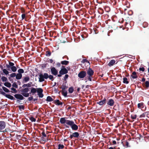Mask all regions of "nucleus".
Here are the masks:
<instances>
[{"label":"nucleus","instance_id":"f257e3e1","mask_svg":"<svg viewBox=\"0 0 149 149\" xmlns=\"http://www.w3.org/2000/svg\"><path fill=\"white\" fill-rule=\"evenodd\" d=\"M14 63L10 62H9V64H6L7 70H10V69H11L13 72H15L16 71L17 68L16 66H14Z\"/></svg>","mask_w":149,"mask_h":149},{"label":"nucleus","instance_id":"f03ea898","mask_svg":"<svg viewBox=\"0 0 149 149\" xmlns=\"http://www.w3.org/2000/svg\"><path fill=\"white\" fill-rule=\"evenodd\" d=\"M66 118H61L60 119V122L62 124H64V125L66 128H68L69 126H68L70 120H67L65 119Z\"/></svg>","mask_w":149,"mask_h":149},{"label":"nucleus","instance_id":"7ed1b4c3","mask_svg":"<svg viewBox=\"0 0 149 149\" xmlns=\"http://www.w3.org/2000/svg\"><path fill=\"white\" fill-rule=\"evenodd\" d=\"M39 82H42L45 81L44 79H47L48 78V74L44 73L43 74L41 73L39 74Z\"/></svg>","mask_w":149,"mask_h":149},{"label":"nucleus","instance_id":"20e7f679","mask_svg":"<svg viewBox=\"0 0 149 149\" xmlns=\"http://www.w3.org/2000/svg\"><path fill=\"white\" fill-rule=\"evenodd\" d=\"M68 125L70 126L72 130H73L76 131L78 129V126L75 124L74 122L72 120H70Z\"/></svg>","mask_w":149,"mask_h":149},{"label":"nucleus","instance_id":"39448f33","mask_svg":"<svg viewBox=\"0 0 149 149\" xmlns=\"http://www.w3.org/2000/svg\"><path fill=\"white\" fill-rule=\"evenodd\" d=\"M29 91L28 88L22 89L21 90V94L24 97H27L29 96V93H27Z\"/></svg>","mask_w":149,"mask_h":149},{"label":"nucleus","instance_id":"423d86ee","mask_svg":"<svg viewBox=\"0 0 149 149\" xmlns=\"http://www.w3.org/2000/svg\"><path fill=\"white\" fill-rule=\"evenodd\" d=\"M137 107L139 109H141L143 111H145L146 110V107L144 105L143 102L139 103L137 104Z\"/></svg>","mask_w":149,"mask_h":149},{"label":"nucleus","instance_id":"0eeeda50","mask_svg":"<svg viewBox=\"0 0 149 149\" xmlns=\"http://www.w3.org/2000/svg\"><path fill=\"white\" fill-rule=\"evenodd\" d=\"M86 75V71L82 70L78 74V76L79 77L80 79H83L85 77Z\"/></svg>","mask_w":149,"mask_h":149},{"label":"nucleus","instance_id":"6e6552de","mask_svg":"<svg viewBox=\"0 0 149 149\" xmlns=\"http://www.w3.org/2000/svg\"><path fill=\"white\" fill-rule=\"evenodd\" d=\"M37 92L38 93V95L39 97L42 98L43 97L44 95L42 93L43 90L41 88H37Z\"/></svg>","mask_w":149,"mask_h":149},{"label":"nucleus","instance_id":"1a4fd4ad","mask_svg":"<svg viewBox=\"0 0 149 149\" xmlns=\"http://www.w3.org/2000/svg\"><path fill=\"white\" fill-rule=\"evenodd\" d=\"M62 68H61L59 72L60 74L62 75L68 73V71L65 68L64 66H62Z\"/></svg>","mask_w":149,"mask_h":149},{"label":"nucleus","instance_id":"9d476101","mask_svg":"<svg viewBox=\"0 0 149 149\" xmlns=\"http://www.w3.org/2000/svg\"><path fill=\"white\" fill-rule=\"evenodd\" d=\"M6 126L5 122L3 121H0V131L1 132L2 130L4 129Z\"/></svg>","mask_w":149,"mask_h":149},{"label":"nucleus","instance_id":"9b49d317","mask_svg":"<svg viewBox=\"0 0 149 149\" xmlns=\"http://www.w3.org/2000/svg\"><path fill=\"white\" fill-rule=\"evenodd\" d=\"M88 76H92L94 74V72L92 68H89L88 70H87L86 72Z\"/></svg>","mask_w":149,"mask_h":149},{"label":"nucleus","instance_id":"f8f14e48","mask_svg":"<svg viewBox=\"0 0 149 149\" xmlns=\"http://www.w3.org/2000/svg\"><path fill=\"white\" fill-rule=\"evenodd\" d=\"M51 73L53 75H56L58 74V72L57 70L54 68L52 67L51 69Z\"/></svg>","mask_w":149,"mask_h":149},{"label":"nucleus","instance_id":"ddd939ff","mask_svg":"<svg viewBox=\"0 0 149 149\" xmlns=\"http://www.w3.org/2000/svg\"><path fill=\"white\" fill-rule=\"evenodd\" d=\"M14 96L16 99L21 100H24V98L22 95L20 94H16L14 95Z\"/></svg>","mask_w":149,"mask_h":149},{"label":"nucleus","instance_id":"4468645a","mask_svg":"<svg viewBox=\"0 0 149 149\" xmlns=\"http://www.w3.org/2000/svg\"><path fill=\"white\" fill-rule=\"evenodd\" d=\"M114 101L112 99H111L109 100L107 102V104L110 106H112L114 105Z\"/></svg>","mask_w":149,"mask_h":149},{"label":"nucleus","instance_id":"2eb2a0df","mask_svg":"<svg viewBox=\"0 0 149 149\" xmlns=\"http://www.w3.org/2000/svg\"><path fill=\"white\" fill-rule=\"evenodd\" d=\"M106 102V100L105 98H104L102 100L100 101L99 102H97V104H98L100 105H102L105 104Z\"/></svg>","mask_w":149,"mask_h":149},{"label":"nucleus","instance_id":"dca6fc26","mask_svg":"<svg viewBox=\"0 0 149 149\" xmlns=\"http://www.w3.org/2000/svg\"><path fill=\"white\" fill-rule=\"evenodd\" d=\"M54 103L56 105L58 106L62 105L63 104V103L58 99L55 100L54 101Z\"/></svg>","mask_w":149,"mask_h":149},{"label":"nucleus","instance_id":"f3484780","mask_svg":"<svg viewBox=\"0 0 149 149\" xmlns=\"http://www.w3.org/2000/svg\"><path fill=\"white\" fill-rule=\"evenodd\" d=\"M30 80V77L29 76H27L24 77V79H23V83H26L29 81Z\"/></svg>","mask_w":149,"mask_h":149},{"label":"nucleus","instance_id":"a211bd4d","mask_svg":"<svg viewBox=\"0 0 149 149\" xmlns=\"http://www.w3.org/2000/svg\"><path fill=\"white\" fill-rule=\"evenodd\" d=\"M61 92L62 95L65 97H67V91L65 90H62V91H60Z\"/></svg>","mask_w":149,"mask_h":149},{"label":"nucleus","instance_id":"6ab92c4d","mask_svg":"<svg viewBox=\"0 0 149 149\" xmlns=\"http://www.w3.org/2000/svg\"><path fill=\"white\" fill-rule=\"evenodd\" d=\"M131 77L133 79L136 78L138 77L136 74V73L135 72H134L132 73V75H131Z\"/></svg>","mask_w":149,"mask_h":149},{"label":"nucleus","instance_id":"aec40b11","mask_svg":"<svg viewBox=\"0 0 149 149\" xmlns=\"http://www.w3.org/2000/svg\"><path fill=\"white\" fill-rule=\"evenodd\" d=\"M6 97L11 100H14L15 99L12 95L9 94H7L6 95Z\"/></svg>","mask_w":149,"mask_h":149},{"label":"nucleus","instance_id":"412c9836","mask_svg":"<svg viewBox=\"0 0 149 149\" xmlns=\"http://www.w3.org/2000/svg\"><path fill=\"white\" fill-rule=\"evenodd\" d=\"M116 62L113 59L111 60L109 63L108 65L109 66H113Z\"/></svg>","mask_w":149,"mask_h":149},{"label":"nucleus","instance_id":"4be33fe9","mask_svg":"<svg viewBox=\"0 0 149 149\" xmlns=\"http://www.w3.org/2000/svg\"><path fill=\"white\" fill-rule=\"evenodd\" d=\"M37 88H32L31 90V92L29 93V94H30L31 93L32 94V95H33L34 94L36 93L37 92Z\"/></svg>","mask_w":149,"mask_h":149},{"label":"nucleus","instance_id":"5701e85b","mask_svg":"<svg viewBox=\"0 0 149 149\" xmlns=\"http://www.w3.org/2000/svg\"><path fill=\"white\" fill-rule=\"evenodd\" d=\"M22 77V74L17 73L16 74V79H17L19 80L21 79Z\"/></svg>","mask_w":149,"mask_h":149},{"label":"nucleus","instance_id":"b1692460","mask_svg":"<svg viewBox=\"0 0 149 149\" xmlns=\"http://www.w3.org/2000/svg\"><path fill=\"white\" fill-rule=\"evenodd\" d=\"M68 88V86L66 85H64V83L62 85V86L60 87V88H61L62 90H65L66 89H67Z\"/></svg>","mask_w":149,"mask_h":149},{"label":"nucleus","instance_id":"393cba45","mask_svg":"<svg viewBox=\"0 0 149 149\" xmlns=\"http://www.w3.org/2000/svg\"><path fill=\"white\" fill-rule=\"evenodd\" d=\"M69 61H62L61 62V63L63 65H67L69 63Z\"/></svg>","mask_w":149,"mask_h":149},{"label":"nucleus","instance_id":"a878e982","mask_svg":"<svg viewBox=\"0 0 149 149\" xmlns=\"http://www.w3.org/2000/svg\"><path fill=\"white\" fill-rule=\"evenodd\" d=\"M42 137L41 138L42 140L43 141H45V139L44 138V137H46V135L45 134V131L44 130H43L42 132Z\"/></svg>","mask_w":149,"mask_h":149},{"label":"nucleus","instance_id":"bb28decb","mask_svg":"<svg viewBox=\"0 0 149 149\" xmlns=\"http://www.w3.org/2000/svg\"><path fill=\"white\" fill-rule=\"evenodd\" d=\"M72 134L74 137L78 138L79 136V133L78 132H74Z\"/></svg>","mask_w":149,"mask_h":149},{"label":"nucleus","instance_id":"cd10ccee","mask_svg":"<svg viewBox=\"0 0 149 149\" xmlns=\"http://www.w3.org/2000/svg\"><path fill=\"white\" fill-rule=\"evenodd\" d=\"M46 100L48 102H52L53 100L51 97L48 96Z\"/></svg>","mask_w":149,"mask_h":149},{"label":"nucleus","instance_id":"c85d7f7f","mask_svg":"<svg viewBox=\"0 0 149 149\" xmlns=\"http://www.w3.org/2000/svg\"><path fill=\"white\" fill-rule=\"evenodd\" d=\"M4 85L6 87L10 88L11 87V84L8 82H6L4 83Z\"/></svg>","mask_w":149,"mask_h":149},{"label":"nucleus","instance_id":"c756f323","mask_svg":"<svg viewBox=\"0 0 149 149\" xmlns=\"http://www.w3.org/2000/svg\"><path fill=\"white\" fill-rule=\"evenodd\" d=\"M74 89L73 87L71 86L68 89V91L70 93H72L74 91Z\"/></svg>","mask_w":149,"mask_h":149},{"label":"nucleus","instance_id":"7c9ffc66","mask_svg":"<svg viewBox=\"0 0 149 149\" xmlns=\"http://www.w3.org/2000/svg\"><path fill=\"white\" fill-rule=\"evenodd\" d=\"M123 83L124 84H128L129 81H127V79L126 77H124L123 79Z\"/></svg>","mask_w":149,"mask_h":149},{"label":"nucleus","instance_id":"2f4dec72","mask_svg":"<svg viewBox=\"0 0 149 149\" xmlns=\"http://www.w3.org/2000/svg\"><path fill=\"white\" fill-rule=\"evenodd\" d=\"M1 79L3 82H6L8 81L7 78L5 76H2Z\"/></svg>","mask_w":149,"mask_h":149},{"label":"nucleus","instance_id":"473e14b6","mask_svg":"<svg viewBox=\"0 0 149 149\" xmlns=\"http://www.w3.org/2000/svg\"><path fill=\"white\" fill-rule=\"evenodd\" d=\"M56 33V32L55 31H51L49 32L50 36H52Z\"/></svg>","mask_w":149,"mask_h":149},{"label":"nucleus","instance_id":"72a5a7b5","mask_svg":"<svg viewBox=\"0 0 149 149\" xmlns=\"http://www.w3.org/2000/svg\"><path fill=\"white\" fill-rule=\"evenodd\" d=\"M146 88H148L149 87V82L148 81H146L144 84Z\"/></svg>","mask_w":149,"mask_h":149},{"label":"nucleus","instance_id":"f704fd0d","mask_svg":"<svg viewBox=\"0 0 149 149\" xmlns=\"http://www.w3.org/2000/svg\"><path fill=\"white\" fill-rule=\"evenodd\" d=\"M16 76V74L15 73H13L10 75V77H9L8 78L9 80L10 79V77H13Z\"/></svg>","mask_w":149,"mask_h":149},{"label":"nucleus","instance_id":"c9c22d12","mask_svg":"<svg viewBox=\"0 0 149 149\" xmlns=\"http://www.w3.org/2000/svg\"><path fill=\"white\" fill-rule=\"evenodd\" d=\"M18 73L22 74L24 73V70L22 69H19L18 70Z\"/></svg>","mask_w":149,"mask_h":149},{"label":"nucleus","instance_id":"e433bc0d","mask_svg":"<svg viewBox=\"0 0 149 149\" xmlns=\"http://www.w3.org/2000/svg\"><path fill=\"white\" fill-rule=\"evenodd\" d=\"M3 90L6 92H8V93H9L10 92V91L7 88H6V87H4V86H3L2 87Z\"/></svg>","mask_w":149,"mask_h":149},{"label":"nucleus","instance_id":"4c0bfd02","mask_svg":"<svg viewBox=\"0 0 149 149\" xmlns=\"http://www.w3.org/2000/svg\"><path fill=\"white\" fill-rule=\"evenodd\" d=\"M3 72L6 75H7L9 74L8 71L6 69H4L3 70Z\"/></svg>","mask_w":149,"mask_h":149},{"label":"nucleus","instance_id":"58836bf2","mask_svg":"<svg viewBox=\"0 0 149 149\" xmlns=\"http://www.w3.org/2000/svg\"><path fill=\"white\" fill-rule=\"evenodd\" d=\"M18 107L19 109L21 110L22 109L24 110V109L25 107L23 105H20L18 106Z\"/></svg>","mask_w":149,"mask_h":149},{"label":"nucleus","instance_id":"ea45409f","mask_svg":"<svg viewBox=\"0 0 149 149\" xmlns=\"http://www.w3.org/2000/svg\"><path fill=\"white\" fill-rule=\"evenodd\" d=\"M64 148V146L63 145L59 144L58 145V149H63Z\"/></svg>","mask_w":149,"mask_h":149},{"label":"nucleus","instance_id":"a19ab883","mask_svg":"<svg viewBox=\"0 0 149 149\" xmlns=\"http://www.w3.org/2000/svg\"><path fill=\"white\" fill-rule=\"evenodd\" d=\"M51 52L49 51H47L46 52V56H51Z\"/></svg>","mask_w":149,"mask_h":149},{"label":"nucleus","instance_id":"79ce46f5","mask_svg":"<svg viewBox=\"0 0 149 149\" xmlns=\"http://www.w3.org/2000/svg\"><path fill=\"white\" fill-rule=\"evenodd\" d=\"M48 78H49L50 80H51L52 81L53 80L54 77L53 75H49L48 74Z\"/></svg>","mask_w":149,"mask_h":149},{"label":"nucleus","instance_id":"37998d69","mask_svg":"<svg viewBox=\"0 0 149 149\" xmlns=\"http://www.w3.org/2000/svg\"><path fill=\"white\" fill-rule=\"evenodd\" d=\"M30 119L31 120V121L32 122H35L36 121V119L33 116L31 117L30 118Z\"/></svg>","mask_w":149,"mask_h":149},{"label":"nucleus","instance_id":"c03bdc74","mask_svg":"<svg viewBox=\"0 0 149 149\" xmlns=\"http://www.w3.org/2000/svg\"><path fill=\"white\" fill-rule=\"evenodd\" d=\"M147 112H145L143 113H142L141 115L140 116V118H144L145 117L146 115V113Z\"/></svg>","mask_w":149,"mask_h":149},{"label":"nucleus","instance_id":"a18cd8bd","mask_svg":"<svg viewBox=\"0 0 149 149\" xmlns=\"http://www.w3.org/2000/svg\"><path fill=\"white\" fill-rule=\"evenodd\" d=\"M11 89L12 91H13V92L12 91H11V92L12 93H17V90L15 88H13V87L11 88Z\"/></svg>","mask_w":149,"mask_h":149},{"label":"nucleus","instance_id":"49530a36","mask_svg":"<svg viewBox=\"0 0 149 149\" xmlns=\"http://www.w3.org/2000/svg\"><path fill=\"white\" fill-rule=\"evenodd\" d=\"M87 33H84V34L81 35V36L84 39V38H86L87 37Z\"/></svg>","mask_w":149,"mask_h":149},{"label":"nucleus","instance_id":"de8ad7c7","mask_svg":"<svg viewBox=\"0 0 149 149\" xmlns=\"http://www.w3.org/2000/svg\"><path fill=\"white\" fill-rule=\"evenodd\" d=\"M137 116L136 115H131V118L132 119H136V118Z\"/></svg>","mask_w":149,"mask_h":149},{"label":"nucleus","instance_id":"09e8293b","mask_svg":"<svg viewBox=\"0 0 149 149\" xmlns=\"http://www.w3.org/2000/svg\"><path fill=\"white\" fill-rule=\"evenodd\" d=\"M12 86L16 88H18V86L15 82H14L13 84H12Z\"/></svg>","mask_w":149,"mask_h":149},{"label":"nucleus","instance_id":"8fccbe9b","mask_svg":"<svg viewBox=\"0 0 149 149\" xmlns=\"http://www.w3.org/2000/svg\"><path fill=\"white\" fill-rule=\"evenodd\" d=\"M92 76H88L87 79L88 80H89L90 81H92Z\"/></svg>","mask_w":149,"mask_h":149},{"label":"nucleus","instance_id":"3c124183","mask_svg":"<svg viewBox=\"0 0 149 149\" xmlns=\"http://www.w3.org/2000/svg\"><path fill=\"white\" fill-rule=\"evenodd\" d=\"M68 75L67 74H66L65 76V77H64V80H65L66 81V82H65V83H66L67 82V81H66V79L67 78H68Z\"/></svg>","mask_w":149,"mask_h":149},{"label":"nucleus","instance_id":"603ef678","mask_svg":"<svg viewBox=\"0 0 149 149\" xmlns=\"http://www.w3.org/2000/svg\"><path fill=\"white\" fill-rule=\"evenodd\" d=\"M22 20H23L26 17V14L24 13L23 14L21 15Z\"/></svg>","mask_w":149,"mask_h":149},{"label":"nucleus","instance_id":"864d4df0","mask_svg":"<svg viewBox=\"0 0 149 149\" xmlns=\"http://www.w3.org/2000/svg\"><path fill=\"white\" fill-rule=\"evenodd\" d=\"M32 84V82H30L27 84H26L27 87H31Z\"/></svg>","mask_w":149,"mask_h":149},{"label":"nucleus","instance_id":"5fc2aeb1","mask_svg":"<svg viewBox=\"0 0 149 149\" xmlns=\"http://www.w3.org/2000/svg\"><path fill=\"white\" fill-rule=\"evenodd\" d=\"M0 94H2V95L5 96L6 97V95H7L6 94V93L3 91H0Z\"/></svg>","mask_w":149,"mask_h":149},{"label":"nucleus","instance_id":"6e6d98bb","mask_svg":"<svg viewBox=\"0 0 149 149\" xmlns=\"http://www.w3.org/2000/svg\"><path fill=\"white\" fill-rule=\"evenodd\" d=\"M139 70L140 71L144 72L145 71V68L143 67L140 68H139Z\"/></svg>","mask_w":149,"mask_h":149},{"label":"nucleus","instance_id":"4d7b16f0","mask_svg":"<svg viewBox=\"0 0 149 149\" xmlns=\"http://www.w3.org/2000/svg\"><path fill=\"white\" fill-rule=\"evenodd\" d=\"M81 62L83 63H84L85 62H89L88 61V60L86 59H83L82 60Z\"/></svg>","mask_w":149,"mask_h":149},{"label":"nucleus","instance_id":"13d9d810","mask_svg":"<svg viewBox=\"0 0 149 149\" xmlns=\"http://www.w3.org/2000/svg\"><path fill=\"white\" fill-rule=\"evenodd\" d=\"M30 34V33L28 31H26L25 32V36H26V35H27L28 36H29V34Z\"/></svg>","mask_w":149,"mask_h":149},{"label":"nucleus","instance_id":"bf43d9fd","mask_svg":"<svg viewBox=\"0 0 149 149\" xmlns=\"http://www.w3.org/2000/svg\"><path fill=\"white\" fill-rule=\"evenodd\" d=\"M15 29L17 32H18V33H19L20 31V29L19 28H18L17 27L15 28Z\"/></svg>","mask_w":149,"mask_h":149},{"label":"nucleus","instance_id":"052dcab7","mask_svg":"<svg viewBox=\"0 0 149 149\" xmlns=\"http://www.w3.org/2000/svg\"><path fill=\"white\" fill-rule=\"evenodd\" d=\"M33 97H29L28 98V100L29 101H31L33 99Z\"/></svg>","mask_w":149,"mask_h":149},{"label":"nucleus","instance_id":"680f3d73","mask_svg":"<svg viewBox=\"0 0 149 149\" xmlns=\"http://www.w3.org/2000/svg\"><path fill=\"white\" fill-rule=\"evenodd\" d=\"M61 63H56V65L58 67H60V66L61 65Z\"/></svg>","mask_w":149,"mask_h":149},{"label":"nucleus","instance_id":"e2e57ef3","mask_svg":"<svg viewBox=\"0 0 149 149\" xmlns=\"http://www.w3.org/2000/svg\"><path fill=\"white\" fill-rule=\"evenodd\" d=\"M26 87H27L26 84H24L22 86V87L23 88H25Z\"/></svg>","mask_w":149,"mask_h":149},{"label":"nucleus","instance_id":"0e129e2a","mask_svg":"<svg viewBox=\"0 0 149 149\" xmlns=\"http://www.w3.org/2000/svg\"><path fill=\"white\" fill-rule=\"evenodd\" d=\"M125 144H126V145L127 146V147H128L129 146H128L129 143L128 142H127V141H126Z\"/></svg>","mask_w":149,"mask_h":149},{"label":"nucleus","instance_id":"69168bd1","mask_svg":"<svg viewBox=\"0 0 149 149\" xmlns=\"http://www.w3.org/2000/svg\"><path fill=\"white\" fill-rule=\"evenodd\" d=\"M49 61L50 63H52L53 62V60L51 59H50L49 60Z\"/></svg>","mask_w":149,"mask_h":149},{"label":"nucleus","instance_id":"338daca9","mask_svg":"<svg viewBox=\"0 0 149 149\" xmlns=\"http://www.w3.org/2000/svg\"><path fill=\"white\" fill-rule=\"evenodd\" d=\"M73 137H74V136L72 134H71L70 136V138L71 139H72Z\"/></svg>","mask_w":149,"mask_h":149},{"label":"nucleus","instance_id":"774afa93","mask_svg":"<svg viewBox=\"0 0 149 149\" xmlns=\"http://www.w3.org/2000/svg\"><path fill=\"white\" fill-rule=\"evenodd\" d=\"M112 143L114 144H115L116 143V141L114 140L113 141Z\"/></svg>","mask_w":149,"mask_h":149}]
</instances>
